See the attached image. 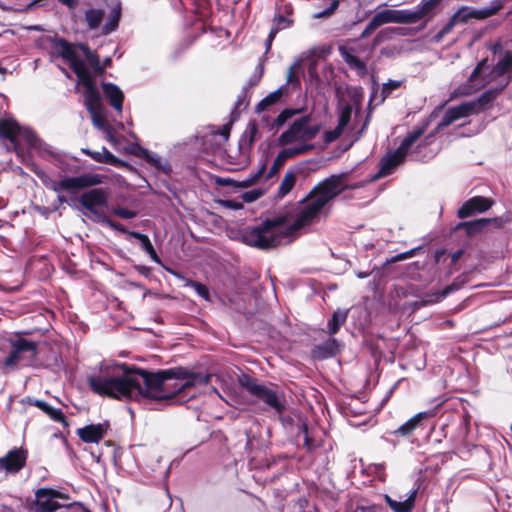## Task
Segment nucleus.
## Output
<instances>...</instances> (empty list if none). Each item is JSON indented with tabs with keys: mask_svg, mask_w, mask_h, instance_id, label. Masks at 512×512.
Listing matches in <instances>:
<instances>
[{
	"mask_svg": "<svg viewBox=\"0 0 512 512\" xmlns=\"http://www.w3.org/2000/svg\"><path fill=\"white\" fill-rule=\"evenodd\" d=\"M358 276H359L360 278H365V277H368V276H369V274H368V273H360V274H358Z\"/></svg>",
	"mask_w": 512,
	"mask_h": 512,
	"instance_id": "obj_62",
	"label": "nucleus"
},
{
	"mask_svg": "<svg viewBox=\"0 0 512 512\" xmlns=\"http://www.w3.org/2000/svg\"><path fill=\"white\" fill-rule=\"evenodd\" d=\"M10 352L2 362V367L6 370H15L19 366L31 365L38 354V345L36 342L25 339H10Z\"/></svg>",
	"mask_w": 512,
	"mask_h": 512,
	"instance_id": "obj_6",
	"label": "nucleus"
},
{
	"mask_svg": "<svg viewBox=\"0 0 512 512\" xmlns=\"http://www.w3.org/2000/svg\"><path fill=\"white\" fill-rule=\"evenodd\" d=\"M352 111V106L349 103L342 104L340 107L339 122L337 126L343 131L351 120Z\"/></svg>",
	"mask_w": 512,
	"mask_h": 512,
	"instance_id": "obj_40",
	"label": "nucleus"
},
{
	"mask_svg": "<svg viewBox=\"0 0 512 512\" xmlns=\"http://www.w3.org/2000/svg\"><path fill=\"white\" fill-rule=\"evenodd\" d=\"M274 26L280 27V29L288 27L289 22L283 15H278L274 18Z\"/></svg>",
	"mask_w": 512,
	"mask_h": 512,
	"instance_id": "obj_51",
	"label": "nucleus"
},
{
	"mask_svg": "<svg viewBox=\"0 0 512 512\" xmlns=\"http://www.w3.org/2000/svg\"><path fill=\"white\" fill-rule=\"evenodd\" d=\"M103 93L105 97L109 100L111 106L121 112L124 100V94L122 90L113 83H103L102 84Z\"/></svg>",
	"mask_w": 512,
	"mask_h": 512,
	"instance_id": "obj_27",
	"label": "nucleus"
},
{
	"mask_svg": "<svg viewBox=\"0 0 512 512\" xmlns=\"http://www.w3.org/2000/svg\"><path fill=\"white\" fill-rule=\"evenodd\" d=\"M82 151L85 154L89 155L93 160L99 163L111 164L114 166H118L121 164V160L114 156L105 147H103L101 151H91L89 149H83Z\"/></svg>",
	"mask_w": 512,
	"mask_h": 512,
	"instance_id": "obj_28",
	"label": "nucleus"
},
{
	"mask_svg": "<svg viewBox=\"0 0 512 512\" xmlns=\"http://www.w3.org/2000/svg\"><path fill=\"white\" fill-rule=\"evenodd\" d=\"M316 352L323 358L336 354L339 350V344L336 339L330 338L325 343L316 347Z\"/></svg>",
	"mask_w": 512,
	"mask_h": 512,
	"instance_id": "obj_37",
	"label": "nucleus"
},
{
	"mask_svg": "<svg viewBox=\"0 0 512 512\" xmlns=\"http://www.w3.org/2000/svg\"><path fill=\"white\" fill-rule=\"evenodd\" d=\"M219 134L223 137L224 141H227L230 134V126L223 125L221 130L219 131Z\"/></svg>",
	"mask_w": 512,
	"mask_h": 512,
	"instance_id": "obj_53",
	"label": "nucleus"
},
{
	"mask_svg": "<svg viewBox=\"0 0 512 512\" xmlns=\"http://www.w3.org/2000/svg\"><path fill=\"white\" fill-rule=\"evenodd\" d=\"M343 132L344 131L337 126L334 130L328 131L326 133V141H328V142L335 141L337 138H339L342 135Z\"/></svg>",
	"mask_w": 512,
	"mask_h": 512,
	"instance_id": "obj_50",
	"label": "nucleus"
},
{
	"mask_svg": "<svg viewBox=\"0 0 512 512\" xmlns=\"http://www.w3.org/2000/svg\"><path fill=\"white\" fill-rule=\"evenodd\" d=\"M298 173L293 170H287L278 188L277 196L285 197L294 187Z\"/></svg>",
	"mask_w": 512,
	"mask_h": 512,
	"instance_id": "obj_30",
	"label": "nucleus"
},
{
	"mask_svg": "<svg viewBox=\"0 0 512 512\" xmlns=\"http://www.w3.org/2000/svg\"><path fill=\"white\" fill-rule=\"evenodd\" d=\"M367 123H368V118H366V121H365V123H364V125H363V127H362V129H361V131L359 132V134H358V136H357V137H359V136H360V134H361V132L366 128Z\"/></svg>",
	"mask_w": 512,
	"mask_h": 512,
	"instance_id": "obj_61",
	"label": "nucleus"
},
{
	"mask_svg": "<svg viewBox=\"0 0 512 512\" xmlns=\"http://www.w3.org/2000/svg\"><path fill=\"white\" fill-rule=\"evenodd\" d=\"M121 16V6L117 3L111 10L105 24L102 26V34L108 35L118 27Z\"/></svg>",
	"mask_w": 512,
	"mask_h": 512,
	"instance_id": "obj_29",
	"label": "nucleus"
},
{
	"mask_svg": "<svg viewBox=\"0 0 512 512\" xmlns=\"http://www.w3.org/2000/svg\"><path fill=\"white\" fill-rule=\"evenodd\" d=\"M129 237L139 240L142 249L150 256L155 263H160V259L147 235L140 232H129Z\"/></svg>",
	"mask_w": 512,
	"mask_h": 512,
	"instance_id": "obj_31",
	"label": "nucleus"
},
{
	"mask_svg": "<svg viewBox=\"0 0 512 512\" xmlns=\"http://www.w3.org/2000/svg\"><path fill=\"white\" fill-rule=\"evenodd\" d=\"M348 312L346 310H337L333 313L332 318L328 321V333L336 334L340 327L346 322Z\"/></svg>",
	"mask_w": 512,
	"mask_h": 512,
	"instance_id": "obj_35",
	"label": "nucleus"
},
{
	"mask_svg": "<svg viewBox=\"0 0 512 512\" xmlns=\"http://www.w3.org/2000/svg\"><path fill=\"white\" fill-rule=\"evenodd\" d=\"M230 182H232V180L226 179L224 183H230Z\"/></svg>",
	"mask_w": 512,
	"mask_h": 512,
	"instance_id": "obj_64",
	"label": "nucleus"
},
{
	"mask_svg": "<svg viewBox=\"0 0 512 512\" xmlns=\"http://www.w3.org/2000/svg\"><path fill=\"white\" fill-rule=\"evenodd\" d=\"M401 86L400 81L396 80H389L388 82L384 83L382 87H379V85H376L374 87L372 94L370 96V104L379 105L385 101V99L396 89H398Z\"/></svg>",
	"mask_w": 512,
	"mask_h": 512,
	"instance_id": "obj_23",
	"label": "nucleus"
},
{
	"mask_svg": "<svg viewBox=\"0 0 512 512\" xmlns=\"http://www.w3.org/2000/svg\"><path fill=\"white\" fill-rule=\"evenodd\" d=\"M280 30V27L273 26L270 30V33L268 35L267 41H266V49L268 50L272 44L273 39L275 38L276 34Z\"/></svg>",
	"mask_w": 512,
	"mask_h": 512,
	"instance_id": "obj_52",
	"label": "nucleus"
},
{
	"mask_svg": "<svg viewBox=\"0 0 512 512\" xmlns=\"http://www.w3.org/2000/svg\"><path fill=\"white\" fill-rule=\"evenodd\" d=\"M302 59H297L287 71V83L293 87H300V75L304 74Z\"/></svg>",
	"mask_w": 512,
	"mask_h": 512,
	"instance_id": "obj_33",
	"label": "nucleus"
},
{
	"mask_svg": "<svg viewBox=\"0 0 512 512\" xmlns=\"http://www.w3.org/2000/svg\"><path fill=\"white\" fill-rule=\"evenodd\" d=\"M106 429L102 424H91L78 429L77 434L87 443H98L105 435Z\"/></svg>",
	"mask_w": 512,
	"mask_h": 512,
	"instance_id": "obj_26",
	"label": "nucleus"
},
{
	"mask_svg": "<svg viewBox=\"0 0 512 512\" xmlns=\"http://www.w3.org/2000/svg\"><path fill=\"white\" fill-rule=\"evenodd\" d=\"M73 49H75L76 54L78 55L80 61L86 65L89 64L96 73H102L104 69L111 64V59L108 57L104 60L103 66L100 64V60L98 55L93 52L87 45L78 44L72 45L67 42ZM87 68V66H85Z\"/></svg>",
	"mask_w": 512,
	"mask_h": 512,
	"instance_id": "obj_17",
	"label": "nucleus"
},
{
	"mask_svg": "<svg viewBox=\"0 0 512 512\" xmlns=\"http://www.w3.org/2000/svg\"><path fill=\"white\" fill-rule=\"evenodd\" d=\"M490 84L496 85V77L492 76V69L485 58L476 65L468 79L452 92L451 98L471 95Z\"/></svg>",
	"mask_w": 512,
	"mask_h": 512,
	"instance_id": "obj_8",
	"label": "nucleus"
},
{
	"mask_svg": "<svg viewBox=\"0 0 512 512\" xmlns=\"http://www.w3.org/2000/svg\"><path fill=\"white\" fill-rule=\"evenodd\" d=\"M442 0H423L419 5L418 8L423 14L424 17L428 15H433L440 5Z\"/></svg>",
	"mask_w": 512,
	"mask_h": 512,
	"instance_id": "obj_41",
	"label": "nucleus"
},
{
	"mask_svg": "<svg viewBox=\"0 0 512 512\" xmlns=\"http://www.w3.org/2000/svg\"><path fill=\"white\" fill-rule=\"evenodd\" d=\"M361 51L359 46H340L339 53L344 61L349 65L351 69L358 72L359 75H365L367 73V66L365 61L359 59L357 54Z\"/></svg>",
	"mask_w": 512,
	"mask_h": 512,
	"instance_id": "obj_21",
	"label": "nucleus"
},
{
	"mask_svg": "<svg viewBox=\"0 0 512 512\" xmlns=\"http://www.w3.org/2000/svg\"><path fill=\"white\" fill-rule=\"evenodd\" d=\"M265 171V164H263L257 172H255L254 174H252L250 177H248L247 179L243 180V181H240V182H237L236 186L237 187H240V188H247L253 184H255L259 178L263 175Z\"/></svg>",
	"mask_w": 512,
	"mask_h": 512,
	"instance_id": "obj_42",
	"label": "nucleus"
},
{
	"mask_svg": "<svg viewBox=\"0 0 512 512\" xmlns=\"http://www.w3.org/2000/svg\"><path fill=\"white\" fill-rule=\"evenodd\" d=\"M114 214L123 219H131L136 216V212L127 208H116Z\"/></svg>",
	"mask_w": 512,
	"mask_h": 512,
	"instance_id": "obj_49",
	"label": "nucleus"
},
{
	"mask_svg": "<svg viewBox=\"0 0 512 512\" xmlns=\"http://www.w3.org/2000/svg\"><path fill=\"white\" fill-rule=\"evenodd\" d=\"M108 194L103 188H94L83 193L79 199L80 204L90 211L98 221L104 216L99 208L107 206Z\"/></svg>",
	"mask_w": 512,
	"mask_h": 512,
	"instance_id": "obj_14",
	"label": "nucleus"
},
{
	"mask_svg": "<svg viewBox=\"0 0 512 512\" xmlns=\"http://www.w3.org/2000/svg\"><path fill=\"white\" fill-rule=\"evenodd\" d=\"M452 290V287H447L445 290H443L441 293H438L436 294V298L435 300H431L430 302H437L441 299H443L444 297H446L449 292Z\"/></svg>",
	"mask_w": 512,
	"mask_h": 512,
	"instance_id": "obj_55",
	"label": "nucleus"
},
{
	"mask_svg": "<svg viewBox=\"0 0 512 512\" xmlns=\"http://www.w3.org/2000/svg\"><path fill=\"white\" fill-rule=\"evenodd\" d=\"M493 202L482 196H475L466 201L461 208L458 210L459 218H467L472 216L474 213H482L491 208Z\"/></svg>",
	"mask_w": 512,
	"mask_h": 512,
	"instance_id": "obj_22",
	"label": "nucleus"
},
{
	"mask_svg": "<svg viewBox=\"0 0 512 512\" xmlns=\"http://www.w3.org/2000/svg\"><path fill=\"white\" fill-rule=\"evenodd\" d=\"M492 220L481 218L473 221L461 222L457 229H465L468 235H474L483 230Z\"/></svg>",
	"mask_w": 512,
	"mask_h": 512,
	"instance_id": "obj_32",
	"label": "nucleus"
},
{
	"mask_svg": "<svg viewBox=\"0 0 512 512\" xmlns=\"http://www.w3.org/2000/svg\"><path fill=\"white\" fill-rule=\"evenodd\" d=\"M346 175H332L319 183L299 206L295 219L291 224L278 217L266 219L260 223L247 226L241 232L242 241L259 249H270L290 243L296 232L312 225L320 219L324 207L344 190L356 189L362 182L348 184Z\"/></svg>",
	"mask_w": 512,
	"mask_h": 512,
	"instance_id": "obj_2",
	"label": "nucleus"
},
{
	"mask_svg": "<svg viewBox=\"0 0 512 512\" xmlns=\"http://www.w3.org/2000/svg\"><path fill=\"white\" fill-rule=\"evenodd\" d=\"M414 254V251L411 250L409 252H405V253H401V254H398L394 257L393 261H400V260H404V259H407L411 256H413Z\"/></svg>",
	"mask_w": 512,
	"mask_h": 512,
	"instance_id": "obj_54",
	"label": "nucleus"
},
{
	"mask_svg": "<svg viewBox=\"0 0 512 512\" xmlns=\"http://www.w3.org/2000/svg\"><path fill=\"white\" fill-rule=\"evenodd\" d=\"M26 459V451L23 449H13L0 458V472L5 474L17 473L24 467Z\"/></svg>",
	"mask_w": 512,
	"mask_h": 512,
	"instance_id": "obj_16",
	"label": "nucleus"
},
{
	"mask_svg": "<svg viewBox=\"0 0 512 512\" xmlns=\"http://www.w3.org/2000/svg\"><path fill=\"white\" fill-rule=\"evenodd\" d=\"M226 206H228V207H230V208L238 209V208H241V207H242V204L235 203V202H233V201H227V202H226Z\"/></svg>",
	"mask_w": 512,
	"mask_h": 512,
	"instance_id": "obj_57",
	"label": "nucleus"
},
{
	"mask_svg": "<svg viewBox=\"0 0 512 512\" xmlns=\"http://www.w3.org/2000/svg\"><path fill=\"white\" fill-rule=\"evenodd\" d=\"M425 130L426 126L414 129L403 139L400 146L394 152L389 153L385 157H383L380 162L379 172L375 176H373L369 180V182L391 174L394 171V169L404 161L410 148L422 136Z\"/></svg>",
	"mask_w": 512,
	"mask_h": 512,
	"instance_id": "obj_7",
	"label": "nucleus"
},
{
	"mask_svg": "<svg viewBox=\"0 0 512 512\" xmlns=\"http://www.w3.org/2000/svg\"><path fill=\"white\" fill-rule=\"evenodd\" d=\"M286 120V116L284 115V112L281 113L277 118H276V122L278 125H282Z\"/></svg>",
	"mask_w": 512,
	"mask_h": 512,
	"instance_id": "obj_58",
	"label": "nucleus"
},
{
	"mask_svg": "<svg viewBox=\"0 0 512 512\" xmlns=\"http://www.w3.org/2000/svg\"><path fill=\"white\" fill-rule=\"evenodd\" d=\"M209 378V375L188 374L182 369L149 373L125 364L104 362L98 373L88 376L87 382L94 393L118 400L162 401L179 396L181 401L190 389L206 384Z\"/></svg>",
	"mask_w": 512,
	"mask_h": 512,
	"instance_id": "obj_1",
	"label": "nucleus"
},
{
	"mask_svg": "<svg viewBox=\"0 0 512 512\" xmlns=\"http://www.w3.org/2000/svg\"><path fill=\"white\" fill-rule=\"evenodd\" d=\"M259 78H260V77H255L254 79H250V81H249V85H250V86H254V85H256V84L259 82Z\"/></svg>",
	"mask_w": 512,
	"mask_h": 512,
	"instance_id": "obj_59",
	"label": "nucleus"
},
{
	"mask_svg": "<svg viewBox=\"0 0 512 512\" xmlns=\"http://www.w3.org/2000/svg\"><path fill=\"white\" fill-rule=\"evenodd\" d=\"M187 285L192 287L195 290V292L202 298L206 300L209 299V291L205 285L195 281H190Z\"/></svg>",
	"mask_w": 512,
	"mask_h": 512,
	"instance_id": "obj_44",
	"label": "nucleus"
},
{
	"mask_svg": "<svg viewBox=\"0 0 512 512\" xmlns=\"http://www.w3.org/2000/svg\"><path fill=\"white\" fill-rule=\"evenodd\" d=\"M56 52L66 61H68L78 77L79 83L84 88V103L91 114L92 122L95 127L107 132L108 139L114 143L115 138L112 130L107 125L103 114L102 103L96 81L88 68L80 61L75 49H73L64 39H58L55 42Z\"/></svg>",
	"mask_w": 512,
	"mask_h": 512,
	"instance_id": "obj_3",
	"label": "nucleus"
},
{
	"mask_svg": "<svg viewBox=\"0 0 512 512\" xmlns=\"http://www.w3.org/2000/svg\"><path fill=\"white\" fill-rule=\"evenodd\" d=\"M503 90L504 88H500V84L496 83V85H492L477 99L463 102L458 106L447 109L440 123L438 124L437 130L449 126L461 118L478 114L481 111L488 109Z\"/></svg>",
	"mask_w": 512,
	"mask_h": 512,
	"instance_id": "obj_4",
	"label": "nucleus"
},
{
	"mask_svg": "<svg viewBox=\"0 0 512 512\" xmlns=\"http://www.w3.org/2000/svg\"><path fill=\"white\" fill-rule=\"evenodd\" d=\"M305 443L308 447H310V440L307 436L305 437Z\"/></svg>",
	"mask_w": 512,
	"mask_h": 512,
	"instance_id": "obj_63",
	"label": "nucleus"
},
{
	"mask_svg": "<svg viewBox=\"0 0 512 512\" xmlns=\"http://www.w3.org/2000/svg\"><path fill=\"white\" fill-rule=\"evenodd\" d=\"M0 138L8 139L10 141V145L7 146V150H14L23 162L24 153L20 148L21 141L34 148L38 147L40 143V140L34 131L27 127H21L12 118L0 119Z\"/></svg>",
	"mask_w": 512,
	"mask_h": 512,
	"instance_id": "obj_5",
	"label": "nucleus"
},
{
	"mask_svg": "<svg viewBox=\"0 0 512 512\" xmlns=\"http://www.w3.org/2000/svg\"><path fill=\"white\" fill-rule=\"evenodd\" d=\"M395 31H396V28H393V27H389V28L381 30L374 38V43L378 44L385 39L391 38L394 35Z\"/></svg>",
	"mask_w": 512,
	"mask_h": 512,
	"instance_id": "obj_47",
	"label": "nucleus"
},
{
	"mask_svg": "<svg viewBox=\"0 0 512 512\" xmlns=\"http://www.w3.org/2000/svg\"><path fill=\"white\" fill-rule=\"evenodd\" d=\"M319 132L317 125H310L307 117H302L293 122V124L284 131L279 142L282 145H288L294 142H306L316 137Z\"/></svg>",
	"mask_w": 512,
	"mask_h": 512,
	"instance_id": "obj_10",
	"label": "nucleus"
},
{
	"mask_svg": "<svg viewBox=\"0 0 512 512\" xmlns=\"http://www.w3.org/2000/svg\"><path fill=\"white\" fill-rule=\"evenodd\" d=\"M400 13L398 10L385 9L378 11L369 21L363 32L361 38H366L371 35L378 27L387 23H398Z\"/></svg>",
	"mask_w": 512,
	"mask_h": 512,
	"instance_id": "obj_18",
	"label": "nucleus"
},
{
	"mask_svg": "<svg viewBox=\"0 0 512 512\" xmlns=\"http://www.w3.org/2000/svg\"><path fill=\"white\" fill-rule=\"evenodd\" d=\"M502 6V0H494L490 5L481 9L463 6L452 15V17L449 19V23L454 28L457 24H466L471 19L484 20L495 15L502 8Z\"/></svg>",
	"mask_w": 512,
	"mask_h": 512,
	"instance_id": "obj_12",
	"label": "nucleus"
},
{
	"mask_svg": "<svg viewBox=\"0 0 512 512\" xmlns=\"http://www.w3.org/2000/svg\"><path fill=\"white\" fill-rule=\"evenodd\" d=\"M418 493V488L410 491L405 500H394L389 495H385V501L393 512H412L415 506V499Z\"/></svg>",
	"mask_w": 512,
	"mask_h": 512,
	"instance_id": "obj_24",
	"label": "nucleus"
},
{
	"mask_svg": "<svg viewBox=\"0 0 512 512\" xmlns=\"http://www.w3.org/2000/svg\"><path fill=\"white\" fill-rule=\"evenodd\" d=\"M245 97H246V88L242 91L241 95L238 96V99L236 102V107L240 106L244 102Z\"/></svg>",
	"mask_w": 512,
	"mask_h": 512,
	"instance_id": "obj_56",
	"label": "nucleus"
},
{
	"mask_svg": "<svg viewBox=\"0 0 512 512\" xmlns=\"http://www.w3.org/2000/svg\"><path fill=\"white\" fill-rule=\"evenodd\" d=\"M35 509L36 512H53L60 508L58 499L64 496L51 488H41L35 493Z\"/></svg>",
	"mask_w": 512,
	"mask_h": 512,
	"instance_id": "obj_15",
	"label": "nucleus"
},
{
	"mask_svg": "<svg viewBox=\"0 0 512 512\" xmlns=\"http://www.w3.org/2000/svg\"><path fill=\"white\" fill-rule=\"evenodd\" d=\"M453 30V26L449 23V21L447 22V24L437 33L435 34L431 41L434 42V43H439L442 41V39L447 35L449 34L451 31Z\"/></svg>",
	"mask_w": 512,
	"mask_h": 512,
	"instance_id": "obj_48",
	"label": "nucleus"
},
{
	"mask_svg": "<svg viewBox=\"0 0 512 512\" xmlns=\"http://www.w3.org/2000/svg\"><path fill=\"white\" fill-rule=\"evenodd\" d=\"M263 195V191L260 189H253L246 191L242 194V199L246 203H251L259 199Z\"/></svg>",
	"mask_w": 512,
	"mask_h": 512,
	"instance_id": "obj_46",
	"label": "nucleus"
},
{
	"mask_svg": "<svg viewBox=\"0 0 512 512\" xmlns=\"http://www.w3.org/2000/svg\"><path fill=\"white\" fill-rule=\"evenodd\" d=\"M100 222L106 224L107 226H109L110 228H112L116 231H119V232L124 233L127 236H129L130 231H128L122 224L108 219L105 215L100 219Z\"/></svg>",
	"mask_w": 512,
	"mask_h": 512,
	"instance_id": "obj_45",
	"label": "nucleus"
},
{
	"mask_svg": "<svg viewBox=\"0 0 512 512\" xmlns=\"http://www.w3.org/2000/svg\"><path fill=\"white\" fill-rule=\"evenodd\" d=\"M102 182H103V177L99 174H83V175H79L76 177L64 178V179L54 183L51 188L56 193L60 194L63 191L76 192L81 189L99 185ZM58 200L61 203H64L67 201V199L62 195H58Z\"/></svg>",
	"mask_w": 512,
	"mask_h": 512,
	"instance_id": "obj_11",
	"label": "nucleus"
},
{
	"mask_svg": "<svg viewBox=\"0 0 512 512\" xmlns=\"http://www.w3.org/2000/svg\"><path fill=\"white\" fill-rule=\"evenodd\" d=\"M103 19L104 11L102 9L90 8L85 12V20L91 30L98 29Z\"/></svg>",
	"mask_w": 512,
	"mask_h": 512,
	"instance_id": "obj_34",
	"label": "nucleus"
},
{
	"mask_svg": "<svg viewBox=\"0 0 512 512\" xmlns=\"http://www.w3.org/2000/svg\"><path fill=\"white\" fill-rule=\"evenodd\" d=\"M34 405L48 414L53 420L57 422H64V415L61 410L51 407L44 401L36 400Z\"/></svg>",
	"mask_w": 512,
	"mask_h": 512,
	"instance_id": "obj_38",
	"label": "nucleus"
},
{
	"mask_svg": "<svg viewBox=\"0 0 512 512\" xmlns=\"http://www.w3.org/2000/svg\"><path fill=\"white\" fill-rule=\"evenodd\" d=\"M491 69L492 76L496 77V83L500 84V88H505L511 80L510 72H512V52H506Z\"/></svg>",
	"mask_w": 512,
	"mask_h": 512,
	"instance_id": "obj_20",
	"label": "nucleus"
},
{
	"mask_svg": "<svg viewBox=\"0 0 512 512\" xmlns=\"http://www.w3.org/2000/svg\"><path fill=\"white\" fill-rule=\"evenodd\" d=\"M239 382L252 396L262 400L269 408L277 413L283 411L284 403L278 391L257 383L253 378L247 375H243L239 379Z\"/></svg>",
	"mask_w": 512,
	"mask_h": 512,
	"instance_id": "obj_9",
	"label": "nucleus"
},
{
	"mask_svg": "<svg viewBox=\"0 0 512 512\" xmlns=\"http://www.w3.org/2000/svg\"><path fill=\"white\" fill-rule=\"evenodd\" d=\"M398 12L400 13L399 18L402 19L398 23H415L424 18L418 7L414 11L398 10Z\"/></svg>",
	"mask_w": 512,
	"mask_h": 512,
	"instance_id": "obj_39",
	"label": "nucleus"
},
{
	"mask_svg": "<svg viewBox=\"0 0 512 512\" xmlns=\"http://www.w3.org/2000/svg\"><path fill=\"white\" fill-rule=\"evenodd\" d=\"M258 127L255 122H250L247 125L245 132L242 134L239 142V155L232 164L236 166V169H243L250 164L251 149L254 142L258 139Z\"/></svg>",
	"mask_w": 512,
	"mask_h": 512,
	"instance_id": "obj_13",
	"label": "nucleus"
},
{
	"mask_svg": "<svg viewBox=\"0 0 512 512\" xmlns=\"http://www.w3.org/2000/svg\"><path fill=\"white\" fill-rule=\"evenodd\" d=\"M337 5H338V2L334 1L333 5H332V7H331V9H330V11H329V12H327V14L331 13V12H332L336 7H337Z\"/></svg>",
	"mask_w": 512,
	"mask_h": 512,
	"instance_id": "obj_60",
	"label": "nucleus"
},
{
	"mask_svg": "<svg viewBox=\"0 0 512 512\" xmlns=\"http://www.w3.org/2000/svg\"><path fill=\"white\" fill-rule=\"evenodd\" d=\"M311 149L312 145L303 144L298 147H289L281 150L276 156L273 165L271 166L267 174V178L273 177L281 169V167L285 164V162L288 159L304 154Z\"/></svg>",
	"mask_w": 512,
	"mask_h": 512,
	"instance_id": "obj_19",
	"label": "nucleus"
},
{
	"mask_svg": "<svg viewBox=\"0 0 512 512\" xmlns=\"http://www.w3.org/2000/svg\"><path fill=\"white\" fill-rule=\"evenodd\" d=\"M432 416H433L432 412H428V411L419 412L416 415H414L412 418H410L408 421H406L404 424H402L398 429H396L393 432V434L397 435V436L408 437L420 425L422 420L427 419Z\"/></svg>",
	"mask_w": 512,
	"mask_h": 512,
	"instance_id": "obj_25",
	"label": "nucleus"
},
{
	"mask_svg": "<svg viewBox=\"0 0 512 512\" xmlns=\"http://www.w3.org/2000/svg\"><path fill=\"white\" fill-rule=\"evenodd\" d=\"M304 75V79L306 81H308L310 84L314 83V82H318L319 81V76H318V73H317V60H312L308 66V69H307V74H303Z\"/></svg>",
	"mask_w": 512,
	"mask_h": 512,
	"instance_id": "obj_43",
	"label": "nucleus"
},
{
	"mask_svg": "<svg viewBox=\"0 0 512 512\" xmlns=\"http://www.w3.org/2000/svg\"><path fill=\"white\" fill-rule=\"evenodd\" d=\"M283 95V89L279 88L269 95H267L264 99H262L256 106L257 112H263L265 110H268L271 106L276 104Z\"/></svg>",
	"mask_w": 512,
	"mask_h": 512,
	"instance_id": "obj_36",
	"label": "nucleus"
}]
</instances>
